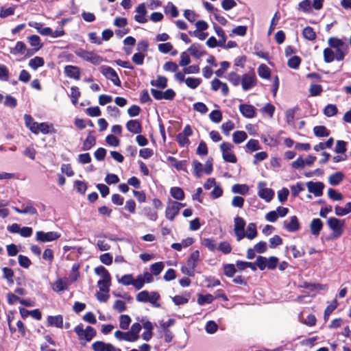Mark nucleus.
Listing matches in <instances>:
<instances>
[{
  "label": "nucleus",
  "mask_w": 351,
  "mask_h": 351,
  "mask_svg": "<svg viewBox=\"0 0 351 351\" xmlns=\"http://www.w3.org/2000/svg\"><path fill=\"white\" fill-rule=\"evenodd\" d=\"M95 272L102 278L101 280H111L108 271L104 266L100 265L95 267Z\"/></svg>",
  "instance_id": "nucleus-36"
},
{
  "label": "nucleus",
  "mask_w": 351,
  "mask_h": 351,
  "mask_svg": "<svg viewBox=\"0 0 351 351\" xmlns=\"http://www.w3.org/2000/svg\"><path fill=\"white\" fill-rule=\"evenodd\" d=\"M306 186L310 193L314 194L316 197H319L323 194L324 184L321 182H313L312 181L306 183Z\"/></svg>",
  "instance_id": "nucleus-11"
},
{
  "label": "nucleus",
  "mask_w": 351,
  "mask_h": 351,
  "mask_svg": "<svg viewBox=\"0 0 351 351\" xmlns=\"http://www.w3.org/2000/svg\"><path fill=\"white\" fill-rule=\"evenodd\" d=\"M236 265L237 268L240 270H243L247 267L250 268L252 271L256 270V267L254 263L238 261L236 263Z\"/></svg>",
  "instance_id": "nucleus-41"
},
{
  "label": "nucleus",
  "mask_w": 351,
  "mask_h": 351,
  "mask_svg": "<svg viewBox=\"0 0 351 351\" xmlns=\"http://www.w3.org/2000/svg\"><path fill=\"white\" fill-rule=\"evenodd\" d=\"M96 144V138L92 134V132H90L88 134L86 138L83 143L82 150L88 151L90 150L93 147H94Z\"/></svg>",
  "instance_id": "nucleus-22"
},
{
  "label": "nucleus",
  "mask_w": 351,
  "mask_h": 351,
  "mask_svg": "<svg viewBox=\"0 0 351 351\" xmlns=\"http://www.w3.org/2000/svg\"><path fill=\"white\" fill-rule=\"evenodd\" d=\"M209 118L214 123H219L222 119V114L221 111L215 110L210 113Z\"/></svg>",
  "instance_id": "nucleus-64"
},
{
  "label": "nucleus",
  "mask_w": 351,
  "mask_h": 351,
  "mask_svg": "<svg viewBox=\"0 0 351 351\" xmlns=\"http://www.w3.org/2000/svg\"><path fill=\"white\" fill-rule=\"evenodd\" d=\"M111 280H99L97 286L102 292H109Z\"/></svg>",
  "instance_id": "nucleus-58"
},
{
  "label": "nucleus",
  "mask_w": 351,
  "mask_h": 351,
  "mask_svg": "<svg viewBox=\"0 0 351 351\" xmlns=\"http://www.w3.org/2000/svg\"><path fill=\"white\" fill-rule=\"evenodd\" d=\"M245 221L242 217L237 216L234 219V232L237 237V241H240L245 237Z\"/></svg>",
  "instance_id": "nucleus-6"
},
{
  "label": "nucleus",
  "mask_w": 351,
  "mask_h": 351,
  "mask_svg": "<svg viewBox=\"0 0 351 351\" xmlns=\"http://www.w3.org/2000/svg\"><path fill=\"white\" fill-rule=\"evenodd\" d=\"M246 148L251 152L261 149L258 140L250 139L246 144Z\"/></svg>",
  "instance_id": "nucleus-54"
},
{
  "label": "nucleus",
  "mask_w": 351,
  "mask_h": 351,
  "mask_svg": "<svg viewBox=\"0 0 351 351\" xmlns=\"http://www.w3.org/2000/svg\"><path fill=\"white\" fill-rule=\"evenodd\" d=\"M110 347V343H106L104 341H97L93 343L92 348L94 351H104L105 348Z\"/></svg>",
  "instance_id": "nucleus-60"
},
{
  "label": "nucleus",
  "mask_w": 351,
  "mask_h": 351,
  "mask_svg": "<svg viewBox=\"0 0 351 351\" xmlns=\"http://www.w3.org/2000/svg\"><path fill=\"white\" fill-rule=\"evenodd\" d=\"M343 173L338 171L329 176L328 182L332 186H337L343 180Z\"/></svg>",
  "instance_id": "nucleus-23"
},
{
  "label": "nucleus",
  "mask_w": 351,
  "mask_h": 351,
  "mask_svg": "<svg viewBox=\"0 0 351 351\" xmlns=\"http://www.w3.org/2000/svg\"><path fill=\"white\" fill-rule=\"evenodd\" d=\"M335 59V52L331 48L324 50V60L326 63L332 62Z\"/></svg>",
  "instance_id": "nucleus-42"
},
{
  "label": "nucleus",
  "mask_w": 351,
  "mask_h": 351,
  "mask_svg": "<svg viewBox=\"0 0 351 351\" xmlns=\"http://www.w3.org/2000/svg\"><path fill=\"white\" fill-rule=\"evenodd\" d=\"M102 73L110 80L112 82V83L117 86H121V81L116 73V71L110 66H106L103 69Z\"/></svg>",
  "instance_id": "nucleus-12"
},
{
  "label": "nucleus",
  "mask_w": 351,
  "mask_h": 351,
  "mask_svg": "<svg viewBox=\"0 0 351 351\" xmlns=\"http://www.w3.org/2000/svg\"><path fill=\"white\" fill-rule=\"evenodd\" d=\"M328 195L334 201H339L343 199V195L341 193L331 188L328 190Z\"/></svg>",
  "instance_id": "nucleus-62"
},
{
  "label": "nucleus",
  "mask_w": 351,
  "mask_h": 351,
  "mask_svg": "<svg viewBox=\"0 0 351 351\" xmlns=\"http://www.w3.org/2000/svg\"><path fill=\"white\" fill-rule=\"evenodd\" d=\"M323 91V88L319 84H311L309 88L310 95L316 97L319 95Z\"/></svg>",
  "instance_id": "nucleus-57"
},
{
  "label": "nucleus",
  "mask_w": 351,
  "mask_h": 351,
  "mask_svg": "<svg viewBox=\"0 0 351 351\" xmlns=\"http://www.w3.org/2000/svg\"><path fill=\"white\" fill-rule=\"evenodd\" d=\"M27 39L29 40L30 45L35 47V51H38L40 49L42 48L43 44L38 36L32 35L29 36Z\"/></svg>",
  "instance_id": "nucleus-31"
},
{
  "label": "nucleus",
  "mask_w": 351,
  "mask_h": 351,
  "mask_svg": "<svg viewBox=\"0 0 351 351\" xmlns=\"http://www.w3.org/2000/svg\"><path fill=\"white\" fill-rule=\"evenodd\" d=\"M60 234L56 232H45L43 231H38L36 234V240L46 243L53 241L60 238Z\"/></svg>",
  "instance_id": "nucleus-8"
},
{
  "label": "nucleus",
  "mask_w": 351,
  "mask_h": 351,
  "mask_svg": "<svg viewBox=\"0 0 351 351\" xmlns=\"http://www.w3.org/2000/svg\"><path fill=\"white\" fill-rule=\"evenodd\" d=\"M150 84L153 86L165 88L167 86V79L164 76H158L157 79L152 80Z\"/></svg>",
  "instance_id": "nucleus-34"
},
{
  "label": "nucleus",
  "mask_w": 351,
  "mask_h": 351,
  "mask_svg": "<svg viewBox=\"0 0 351 351\" xmlns=\"http://www.w3.org/2000/svg\"><path fill=\"white\" fill-rule=\"evenodd\" d=\"M193 166L194 168V173L197 178H201L203 173L204 172V168L200 162L194 160L193 162Z\"/></svg>",
  "instance_id": "nucleus-48"
},
{
  "label": "nucleus",
  "mask_w": 351,
  "mask_h": 351,
  "mask_svg": "<svg viewBox=\"0 0 351 351\" xmlns=\"http://www.w3.org/2000/svg\"><path fill=\"white\" fill-rule=\"evenodd\" d=\"M131 322V318L128 315H122L120 316L119 326L123 330L128 328Z\"/></svg>",
  "instance_id": "nucleus-51"
},
{
  "label": "nucleus",
  "mask_w": 351,
  "mask_h": 351,
  "mask_svg": "<svg viewBox=\"0 0 351 351\" xmlns=\"http://www.w3.org/2000/svg\"><path fill=\"white\" fill-rule=\"evenodd\" d=\"M127 130L133 134H140L142 132L141 123L136 119H131L126 123Z\"/></svg>",
  "instance_id": "nucleus-18"
},
{
  "label": "nucleus",
  "mask_w": 351,
  "mask_h": 351,
  "mask_svg": "<svg viewBox=\"0 0 351 351\" xmlns=\"http://www.w3.org/2000/svg\"><path fill=\"white\" fill-rule=\"evenodd\" d=\"M335 214L337 216H345L351 213V202H348L345 207L336 206L335 207Z\"/></svg>",
  "instance_id": "nucleus-29"
},
{
  "label": "nucleus",
  "mask_w": 351,
  "mask_h": 351,
  "mask_svg": "<svg viewBox=\"0 0 351 351\" xmlns=\"http://www.w3.org/2000/svg\"><path fill=\"white\" fill-rule=\"evenodd\" d=\"M142 327L139 323H134L132 325L130 330H129L132 337L134 338L136 341L139 338V332L141 330Z\"/></svg>",
  "instance_id": "nucleus-50"
},
{
  "label": "nucleus",
  "mask_w": 351,
  "mask_h": 351,
  "mask_svg": "<svg viewBox=\"0 0 351 351\" xmlns=\"http://www.w3.org/2000/svg\"><path fill=\"white\" fill-rule=\"evenodd\" d=\"M329 228L333 232V237L338 238L343 232L344 220L330 217L327 221Z\"/></svg>",
  "instance_id": "nucleus-4"
},
{
  "label": "nucleus",
  "mask_w": 351,
  "mask_h": 351,
  "mask_svg": "<svg viewBox=\"0 0 351 351\" xmlns=\"http://www.w3.org/2000/svg\"><path fill=\"white\" fill-rule=\"evenodd\" d=\"M64 73L70 78L77 80L80 78V69L77 66L66 65L64 67Z\"/></svg>",
  "instance_id": "nucleus-15"
},
{
  "label": "nucleus",
  "mask_w": 351,
  "mask_h": 351,
  "mask_svg": "<svg viewBox=\"0 0 351 351\" xmlns=\"http://www.w3.org/2000/svg\"><path fill=\"white\" fill-rule=\"evenodd\" d=\"M323 227V222L320 219H313L310 224L311 232L315 235L318 236Z\"/></svg>",
  "instance_id": "nucleus-19"
},
{
  "label": "nucleus",
  "mask_w": 351,
  "mask_h": 351,
  "mask_svg": "<svg viewBox=\"0 0 351 351\" xmlns=\"http://www.w3.org/2000/svg\"><path fill=\"white\" fill-rule=\"evenodd\" d=\"M181 208V204L178 202H171L166 208L165 216L170 220L173 221L176 215H178Z\"/></svg>",
  "instance_id": "nucleus-9"
},
{
  "label": "nucleus",
  "mask_w": 351,
  "mask_h": 351,
  "mask_svg": "<svg viewBox=\"0 0 351 351\" xmlns=\"http://www.w3.org/2000/svg\"><path fill=\"white\" fill-rule=\"evenodd\" d=\"M301 63V58L299 56H294L289 59L287 65L289 68L297 69L299 68Z\"/></svg>",
  "instance_id": "nucleus-45"
},
{
  "label": "nucleus",
  "mask_w": 351,
  "mask_h": 351,
  "mask_svg": "<svg viewBox=\"0 0 351 351\" xmlns=\"http://www.w3.org/2000/svg\"><path fill=\"white\" fill-rule=\"evenodd\" d=\"M337 112L338 109L334 104H328L324 110V114L328 117L335 116Z\"/></svg>",
  "instance_id": "nucleus-44"
},
{
  "label": "nucleus",
  "mask_w": 351,
  "mask_h": 351,
  "mask_svg": "<svg viewBox=\"0 0 351 351\" xmlns=\"http://www.w3.org/2000/svg\"><path fill=\"white\" fill-rule=\"evenodd\" d=\"M144 214L151 221H156L158 219L157 212L150 207L144 208Z\"/></svg>",
  "instance_id": "nucleus-47"
},
{
  "label": "nucleus",
  "mask_w": 351,
  "mask_h": 351,
  "mask_svg": "<svg viewBox=\"0 0 351 351\" xmlns=\"http://www.w3.org/2000/svg\"><path fill=\"white\" fill-rule=\"evenodd\" d=\"M338 306V302L336 299H335L330 304H329L324 311V319L327 320L328 319L329 315L332 313V312L336 309Z\"/></svg>",
  "instance_id": "nucleus-53"
},
{
  "label": "nucleus",
  "mask_w": 351,
  "mask_h": 351,
  "mask_svg": "<svg viewBox=\"0 0 351 351\" xmlns=\"http://www.w3.org/2000/svg\"><path fill=\"white\" fill-rule=\"evenodd\" d=\"M26 51V45L22 41H18L14 47L10 49V53L14 55H23Z\"/></svg>",
  "instance_id": "nucleus-26"
},
{
  "label": "nucleus",
  "mask_w": 351,
  "mask_h": 351,
  "mask_svg": "<svg viewBox=\"0 0 351 351\" xmlns=\"http://www.w3.org/2000/svg\"><path fill=\"white\" fill-rule=\"evenodd\" d=\"M202 82L199 78L187 77L185 80V83L188 87L192 89L196 88Z\"/></svg>",
  "instance_id": "nucleus-49"
},
{
  "label": "nucleus",
  "mask_w": 351,
  "mask_h": 351,
  "mask_svg": "<svg viewBox=\"0 0 351 351\" xmlns=\"http://www.w3.org/2000/svg\"><path fill=\"white\" fill-rule=\"evenodd\" d=\"M52 132H53V128L52 125H49L47 123L45 122L40 123L39 132H41L43 134H48Z\"/></svg>",
  "instance_id": "nucleus-61"
},
{
  "label": "nucleus",
  "mask_w": 351,
  "mask_h": 351,
  "mask_svg": "<svg viewBox=\"0 0 351 351\" xmlns=\"http://www.w3.org/2000/svg\"><path fill=\"white\" fill-rule=\"evenodd\" d=\"M313 132L318 137H326L330 135V131L324 125L315 126Z\"/></svg>",
  "instance_id": "nucleus-30"
},
{
  "label": "nucleus",
  "mask_w": 351,
  "mask_h": 351,
  "mask_svg": "<svg viewBox=\"0 0 351 351\" xmlns=\"http://www.w3.org/2000/svg\"><path fill=\"white\" fill-rule=\"evenodd\" d=\"M256 226L254 223H250L245 232V237L250 240L254 239L257 236Z\"/></svg>",
  "instance_id": "nucleus-27"
},
{
  "label": "nucleus",
  "mask_w": 351,
  "mask_h": 351,
  "mask_svg": "<svg viewBox=\"0 0 351 351\" xmlns=\"http://www.w3.org/2000/svg\"><path fill=\"white\" fill-rule=\"evenodd\" d=\"M114 337L116 339H117L119 341H126L129 342H135L136 340L132 337L130 331L128 332H123L121 330H117L114 332Z\"/></svg>",
  "instance_id": "nucleus-21"
},
{
  "label": "nucleus",
  "mask_w": 351,
  "mask_h": 351,
  "mask_svg": "<svg viewBox=\"0 0 351 351\" xmlns=\"http://www.w3.org/2000/svg\"><path fill=\"white\" fill-rule=\"evenodd\" d=\"M258 195L266 202H269L274 195V191L269 188L267 187V184L265 182H259L257 185Z\"/></svg>",
  "instance_id": "nucleus-7"
},
{
  "label": "nucleus",
  "mask_w": 351,
  "mask_h": 351,
  "mask_svg": "<svg viewBox=\"0 0 351 351\" xmlns=\"http://www.w3.org/2000/svg\"><path fill=\"white\" fill-rule=\"evenodd\" d=\"M23 208L20 209L18 207L13 206L12 209L19 214H28L31 215H37L36 208L34 206L32 202L28 201L25 205H23Z\"/></svg>",
  "instance_id": "nucleus-13"
},
{
  "label": "nucleus",
  "mask_w": 351,
  "mask_h": 351,
  "mask_svg": "<svg viewBox=\"0 0 351 351\" xmlns=\"http://www.w3.org/2000/svg\"><path fill=\"white\" fill-rule=\"evenodd\" d=\"M302 35L306 40L310 41H313L316 38V34L313 29L310 26H307L304 28Z\"/></svg>",
  "instance_id": "nucleus-39"
},
{
  "label": "nucleus",
  "mask_w": 351,
  "mask_h": 351,
  "mask_svg": "<svg viewBox=\"0 0 351 351\" xmlns=\"http://www.w3.org/2000/svg\"><path fill=\"white\" fill-rule=\"evenodd\" d=\"M79 269L80 264L75 263L73 265L71 268V272L69 276L71 281L75 282L77 280L78 277L80 276Z\"/></svg>",
  "instance_id": "nucleus-59"
},
{
  "label": "nucleus",
  "mask_w": 351,
  "mask_h": 351,
  "mask_svg": "<svg viewBox=\"0 0 351 351\" xmlns=\"http://www.w3.org/2000/svg\"><path fill=\"white\" fill-rule=\"evenodd\" d=\"M328 43L330 48L335 49V60H343L348 53L349 47L347 43L337 37H331L328 39Z\"/></svg>",
  "instance_id": "nucleus-1"
},
{
  "label": "nucleus",
  "mask_w": 351,
  "mask_h": 351,
  "mask_svg": "<svg viewBox=\"0 0 351 351\" xmlns=\"http://www.w3.org/2000/svg\"><path fill=\"white\" fill-rule=\"evenodd\" d=\"M77 56L84 60L89 62L95 65H99L103 62V58L94 51H88L83 49H78L75 51Z\"/></svg>",
  "instance_id": "nucleus-3"
},
{
  "label": "nucleus",
  "mask_w": 351,
  "mask_h": 351,
  "mask_svg": "<svg viewBox=\"0 0 351 351\" xmlns=\"http://www.w3.org/2000/svg\"><path fill=\"white\" fill-rule=\"evenodd\" d=\"M68 280L66 278H59L52 285V289L56 292H60L67 289Z\"/></svg>",
  "instance_id": "nucleus-20"
},
{
  "label": "nucleus",
  "mask_w": 351,
  "mask_h": 351,
  "mask_svg": "<svg viewBox=\"0 0 351 351\" xmlns=\"http://www.w3.org/2000/svg\"><path fill=\"white\" fill-rule=\"evenodd\" d=\"M165 265L162 262H158L151 265L150 270L153 275L158 276L161 273Z\"/></svg>",
  "instance_id": "nucleus-46"
},
{
  "label": "nucleus",
  "mask_w": 351,
  "mask_h": 351,
  "mask_svg": "<svg viewBox=\"0 0 351 351\" xmlns=\"http://www.w3.org/2000/svg\"><path fill=\"white\" fill-rule=\"evenodd\" d=\"M239 110L242 115L246 118L251 119L255 117V108L249 104H241Z\"/></svg>",
  "instance_id": "nucleus-17"
},
{
  "label": "nucleus",
  "mask_w": 351,
  "mask_h": 351,
  "mask_svg": "<svg viewBox=\"0 0 351 351\" xmlns=\"http://www.w3.org/2000/svg\"><path fill=\"white\" fill-rule=\"evenodd\" d=\"M188 51L196 58H199L206 53V51L201 49V46L199 44H193L188 49Z\"/></svg>",
  "instance_id": "nucleus-24"
},
{
  "label": "nucleus",
  "mask_w": 351,
  "mask_h": 351,
  "mask_svg": "<svg viewBox=\"0 0 351 351\" xmlns=\"http://www.w3.org/2000/svg\"><path fill=\"white\" fill-rule=\"evenodd\" d=\"M214 299V297L211 294L199 295L197 298V303L202 306L205 304L212 303Z\"/></svg>",
  "instance_id": "nucleus-40"
},
{
  "label": "nucleus",
  "mask_w": 351,
  "mask_h": 351,
  "mask_svg": "<svg viewBox=\"0 0 351 351\" xmlns=\"http://www.w3.org/2000/svg\"><path fill=\"white\" fill-rule=\"evenodd\" d=\"M199 258V252L198 250H195L191 254L190 257L187 260L186 264L187 266L191 267L192 268H195L197 266V261Z\"/></svg>",
  "instance_id": "nucleus-37"
},
{
  "label": "nucleus",
  "mask_w": 351,
  "mask_h": 351,
  "mask_svg": "<svg viewBox=\"0 0 351 351\" xmlns=\"http://www.w3.org/2000/svg\"><path fill=\"white\" fill-rule=\"evenodd\" d=\"M44 64L45 60L43 58L39 56H36L31 59L28 63V66L34 71L37 70L39 67L44 66Z\"/></svg>",
  "instance_id": "nucleus-25"
},
{
  "label": "nucleus",
  "mask_w": 351,
  "mask_h": 351,
  "mask_svg": "<svg viewBox=\"0 0 351 351\" xmlns=\"http://www.w3.org/2000/svg\"><path fill=\"white\" fill-rule=\"evenodd\" d=\"M283 227L289 232H297L300 228L299 220L296 216H291L283 222Z\"/></svg>",
  "instance_id": "nucleus-10"
},
{
  "label": "nucleus",
  "mask_w": 351,
  "mask_h": 351,
  "mask_svg": "<svg viewBox=\"0 0 351 351\" xmlns=\"http://www.w3.org/2000/svg\"><path fill=\"white\" fill-rule=\"evenodd\" d=\"M258 73L261 78L269 79L271 70L267 65L262 64L258 68Z\"/></svg>",
  "instance_id": "nucleus-32"
},
{
  "label": "nucleus",
  "mask_w": 351,
  "mask_h": 351,
  "mask_svg": "<svg viewBox=\"0 0 351 351\" xmlns=\"http://www.w3.org/2000/svg\"><path fill=\"white\" fill-rule=\"evenodd\" d=\"M249 187L246 184H236L232 186V192L245 195L248 193Z\"/></svg>",
  "instance_id": "nucleus-33"
},
{
  "label": "nucleus",
  "mask_w": 351,
  "mask_h": 351,
  "mask_svg": "<svg viewBox=\"0 0 351 351\" xmlns=\"http://www.w3.org/2000/svg\"><path fill=\"white\" fill-rule=\"evenodd\" d=\"M346 145L347 143L344 141H337L336 143V146L335 149V152L337 154H344L346 152Z\"/></svg>",
  "instance_id": "nucleus-63"
},
{
  "label": "nucleus",
  "mask_w": 351,
  "mask_h": 351,
  "mask_svg": "<svg viewBox=\"0 0 351 351\" xmlns=\"http://www.w3.org/2000/svg\"><path fill=\"white\" fill-rule=\"evenodd\" d=\"M170 194L174 199L178 200H182L184 198V192L180 187H172L170 189Z\"/></svg>",
  "instance_id": "nucleus-35"
},
{
  "label": "nucleus",
  "mask_w": 351,
  "mask_h": 351,
  "mask_svg": "<svg viewBox=\"0 0 351 351\" xmlns=\"http://www.w3.org/2000/svg\"><path fill=\"white\" fill-rule=\"evenodd\" d=\"M234 128V123L232 121H228L221 125L222 132L226 136H228L230 134V132Z\"/></svg>",
  "instance_id": "nucleus-55"
},
{
  "label": "nucleus",
  "mask_w": 351,
  "mask_h": 351,
  "mask_svg": "<svg viewBox=\"0 0 351 351\" xmlns=\"http://www.w3.org/2000/svg\"><path fill=\"white\" fill-rule=\"evenodd\" d=\"M47 322L48 326L62 328L63 317L61 315H58L56 316L49 315L47 319Z\"/></svg>",
  "instance_id": "nucleus-16"
},
{
  "label": "nucleus",
  "mask_w": 351,
  "mask_h": 351,
  "mask_svg": "<svg viewBox=\"0 0 351 351\" xmlns=\"http://www.w3.org/2000/svg\"><path fill=\"white\" fill-rule=\"evenodd\" d=\"M241 84L244 91L252 89L256 86L257 78L254 71L246 73L241 76Z\"/></svg>",
  "instance_id": "nucleus-5"
},
{
  "label": "nucleus",
  "mask_w": 351,
  "mask_h": 351,
  "mask_svg": "<svg viewBox=\"0 0 351 351\" xmlns=\"http://www.w3.org/2000/svg\"><path fill=\"white\" fill-rule=\"evenodd\" d=\"M74 331L78 337L81 344L85 345L89 342L96 335V330L92 326H88L84 328V325L80 324L75 328Z\"/></svg>",
  "instance_id": "nucleus-2"
},
{
  "label": "nucleus",
  "mask_w": 351,
  "mask_h": 351,
  "mask_svg": "<svg viewBox=\"0 0 351 351\" xmlns=\"http://www.w3.org/2000/svg\"><path fill=\"white\" fill-rule=\"evenodd\" d=\"M3 271V278L6 279L8 284H13L14 283V271L11 268L9 267H3L2 268Z\"/></svg>",
  "instance_id": "nucleus-38"
},
{
  "label": "nucleus",
  "mask_w": 351,
  "mask_h": 351,
  "mask_svg": "<svg viewBox=\"0 0 351 351\" xmlns=\"http://www.w3.org/2000/svg\"><path fill=\"white\" fill-rule=\"evenodd\" d=\"M247 138V135L244 131H235L232 134V141L236 144L241 143Z\"/></svg>",
  "instance_id": "nucleus-28"
},
{
  "label": "nucleus",
  "mask_w": 351,
  "mask_h": 351,
  "mask_svg": "<svg viewBox=\"0 0 351 351\" xmlns=\"http://www.w3.org/2000/svg\"><path fill=\"white\" fill-rule=\"evenodd\" d=\"M160 296L158 292L152 291L149 293L148 302H150L154 307H160V304L157 302Z\"/></svg>",
  "instance_id": "nucleus-52"
},
{
  "label": "nucleus",
  "mask_w": 351,
  "mask_h": 351,
  "mask_svg": "<svg viewBox=\"0 0 351 351\" xmlns=\"http://www.w3.org/2000/svg\"><path fill=\"white\" fill-rule=\"evenodd\" d=\"M136 14L134 16V20L139 23H145L147 21L146 18V8L145 3H141L136 8Z\"/></svg>",
  "instance_id": "nucleus-14"
},
{
  "label": "nucleus",
  "mask_w": 351,
  "mask_h": 351,
  "mask_svg": "<svg viewBox=\"0 0 351 351\" xmlns=\"http://www.w3.org/2000/svg\"><path fill=\"white\" fill-rule=\"evenodd\" d=\"M203 245L206 247L210 251L214 252L217 247V243L213 239L205 238L202 242Z\"/></svg>",
  "instance_id": "nucleus-56"
},
{
  "label": "nucleus",
  "mask_w": 351,
  "mask_h": 351,
  "mask_svg": "<svg viewBox=\"0 0 351 351\" xmlns=\"http://www.w3.org/2000/svg\"><path fill=\"white\" fill-rule=\"evenodd\" d=\"M227 79L233 86H237L241 84V77L235 72H231L228 75Z\"/></svg>",
  "instance_id": "nucleus-43"
}]
</instances>
